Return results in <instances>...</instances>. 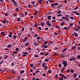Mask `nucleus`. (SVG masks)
<instances>
[{
    "mask_svg": "<svg viewBox=\"0 0 80 80\" xmlns=\"http://www.w3.org/2000/svg\"><path fill=\"white\" fill-rule=\"evenodd\" d=\"M67 63V62L64 60H63V61H62V64L64 65L63 67H66L67 66V65H68V64Z\"/></svg>",
    "mask_w": 80,
    "mask_h": 80,
    "instance_id": "obj_1",
    "label": "nucleus"
},
{
    "mask_svg": "<svg viewBox=\"0 0 80 80\" xmlns=\"http://www.w3.org/2000/svg\"><path fill=\"white\" fill-rule=\"evenodd\" d=\"M12 2L14 3V5L15 6H18V3L16 1H15V0H11Z\"/></svg>",
    "mask_w": 80,
    "mask_h": 80,
    "instance_id": "obj_2",
    "label": "nucleus"
},
{
    "mask_svg": "<svg viewBox=\"0 0 80 80\" xmlns=\"http://www.w3.org/2000/svg\"><path fill=\"white\" fill-rule=\"evenodd\" d=\"M23 56L24 57H26L27 56V55L28 54V53L27 52H23Z\"/></svg>",
    "mask_w": 80,
    "mask_h": 80,
    "instance_id": "obj_3",
    "label": "nucleus"
},
{
    "mask_svg": "<svg viewBox=\"0 0 80 80\" xmlns=\"http://www.w3.org/2000/svg\"><path fill=\"white\" fill-rule=\"evenodd\" d=\"M72 36H75L76 37H77L78 36V34L77 32H74L73 34H72Z\"/></svg>",
    "mask_w": 80,
    "mask_h": 80,
    "instance_id": "obj_4",
    "label": "nucleus"
},
{
    "mask_svg": "<svg viewBox=\"0 0 80 80\" xmlns=\"http://www.w3.org/2000/svg\"><path fill=\"white\" fill-rule=\"evenodd\" d=\"M75 58V57H73L71 58L69 60L71 61H72V60H73Z\"/></svg>",
    "mask_w": 80,
    "mask_h": 80,
    "instance_id": "obj_5",
    "label": "nucleus"
},
{
    "mask_svg": "<svg viewBox=\"0 0 80 80\" xmlns=\"http://www.w3.org/2000/svg\"><path fill=\"white\" fill-rule=\"evenodd\" d=\"M1 34L2 35V36H4L6 34L4 32H1Z\"/></svg>",
    "mask_w": 80,
    "mask_h": 80,
    "instance_id": "obj_6",
    "label": "nucleus"
},
{
    "mask_svg": "<svg viewBox=\"0 0 80 80\" xmlns=\"http://www.w3.org/2000/svg\"><path fill=\"white\" fill-rule=\"evenodd\" d=\"M22 32H19V33L18 34V36L19 38L20 37L21 35L22 34Z\"/></svg>",
    "mask_w": 80,
    "mask_h": 80,
    "instance_id": "obj_7",
    "label": "nucleus"
},
{
    "mask_svg": "<svg viewBox=\"0 0 80 80\" xmlns=\"http://www.w3.org/2000/svg\"><path fill=\"white\" fill-rule=\"evenodd\" d=\"M51 17H52V16H48L47 18L49 20H50L51 19Z\"/></svg>",
    "mask_w": 80,
    "mask_h": 80,
    "instance_id": "obj_8",
    "label": "nucleus"
},
{
    "mask_svg": "<svg viewBox=\"0 0 80 80\" xmlns=\"http://www.w3.org/2000/svg\"><path fill=\"white\" fill-rule=\"evenodd\" d=\"M62 4H59L58 6V8H62Z\"/></svg>",
    "mask_w": 80,
    "mask_h": 80,
    "instance_id": "obj_9",
    "label": "nucleus"
},
{
    "mask_svg": "<svg viewBox=\"0 0 80 80\" xmlns=\"http://www.w3.org/2000/svg\"><path fill=\"white\" fill-rule=\"evenodd\" d=\"M35 12L34 13V16H36L37 13L38 12V11L37 10H36L35 11Z\"/></svg>",
    "mask_w": 80,
    "mask_h": 80,
    "instance_id": "obj_10",
    "label": "nucleus"
},
{
    "mask_svg": "<svg viewBox=\"0 0 80 80\" xmlns=\"http://www.w3.org/2000/svg\"><path fill=\"white\" fill-rule=\"evenodd\" d=\"M74 30L76 32H79V30L77 28H74Z\"/></svg>",
    "mask_w": 80,
    "mask_h": 80,
    "instance_id": "obj_11",
    "label": "nucleus"
},
{
    "mask_svg": "<svg viewBox=\"0 0 80 80\" xmlns=\"http://www.w3.org/2000/svg\"><path fill=\"white\" fill-rule=\"evenodd\" d=\"M64 23H65V22H64V21H62V23L61 24V26H64Z\"/></svg>",
    "mask_w": 80,
    "mask_h": 80,
    "instance_id": "obj_12",
    "label": "nucleus"
},
{
    "mask_svg": "<svg viewBox=\"0 0 80 80\" xmlns=\"http://www.w3.org/2000/svg\"><path fill=\"white\" fill-rule=\"evenodd\" d=\"M77 74L75 73L73 76V77L74 78H76L77 77Z\"/></svg>",
    "mask_w": 80,
    "mask_h": 80,
    "instance_id": "obj_13",
    "label": "nucleus"
},
{
    "mask_svg": "<svg viewBox=\"0 0 80 80\" xmlns=\"http://www.w3.org/2000/svg\"><path fill=\"white\" fill-rule=\"evenodd\" d=\"M17 21L18 22H20L21 21V18H18L17 19Z\"/></svg>",
    "mask_w": 80,
    "mask_h": 80,
    "instance_id": "obj_14",
    "label": "nucleus"
},
{
    "mask_svg": "<svg viewBox=\"0 0 80 80\" xmlns=\"http://www.w3.org/2000/svg\"><path fill=\"white\" fill-rule=\"evenodd\" d=\"M45 65H46V63H42V67H43L44 66H45Z\"/></svg>",
    "mask_w": 80,
    "mask_h": 80,
    "instance_id": "obj_15",
    "label": "nucleus"
},
{
    "mask_svg": "<svg viewBox=\"0 0 80 80\" xmlns=\"http://www.w3.org/2000/svg\"><path fill=\"white\" fill-rule=\"evenodd\" d=\"M12 47V46L11 44H8V47L9 48H11Z\"/></svg>",
    "mask_w": 80,
    "mask_h": 80,
    "instance_id": "obj_16",
    "label": "nucleus"
},
{
    "mask_svg": "<svg viewBox=\"0 0 80 80\" xmlns=\"http://www.w3.org/2000/svg\"><path fill=\"white\" fill-rule=\"evenodd\" d=\"M33 44L36 47L38 46L37 43H36V42H34Z\"/></svg>",
    "mask_w": 80,
    "mask_h": 80,
    "instance_id": "obj_17",
    "label": "nucleus"
},
{
    "mask_svg": "<svg viewBox=\"0 0 80 80\" xmlns=\"http://www.w3.org/2000/svg\"><path fill=\"white\" fill-rule=\"evenodd\" d=\"M55 6V4L54 3H52L51 4V8H52L53 7Z\"/></svg>",
    "mask_w": 80,
    "mask_h": 80,
    "instance_id": "obj_18",
    "label": "nucleus"
},
{
    "mask_svg": "<svg viewBox=\"0 0 80 80\" xmlns=\"http://www.w3.org/2000/svg\"><path fill=\"white\" fill-rule=\"evenodd\" d=\"M41 25L42 26H43L45 25V23H44L43 22H41Z\"/></svg>",
    "mask_w": 80,
    "mask_h": 80,
    "instance_id": "obj_19",
    "label": "nucleus"
},
{
    "mask_svg": "<svg viewBox=\"0 0 80 80\" xmlns=\"http://www.w3.org/2000/svg\"><path fill=\"white\" fill-rule=\"evenodd\" d=\"M55 27H56V28H60V26H58V25L55 26Z\"/></svg>",
    "mask_w": 80,
    "mask_h": 80,
    "instance_id": "obj_20",
    "label": "nucleus"
},
{
    "mask_svg": "<svg viewBox=\"0 0 80 80\" xmlns=\"http://www.w3.org/2000/svg\"><path fill=\"white\" fill-rule=\"evenodd\" d=\"M17 38V36H16V35H14L13 36V39H16V38Z\"/></svg>",
    "mask_w": 80,
    "mask_h": 80,
    "instance_id": "obj_21",
    "label": "nucleus"
},
{
    "mask_svg": "<svg viewBox=\"0 0 80 80\" xmlns=\"http://www.w3.org/2000/svg\"><path fill=\"white\" fill-rule=\"evenodd\" d=\"M24 72H25V71L24 70L22 71L21 72H20V74H22Z\"/></svg>",
    "mask_w": 80,
    "mask_h": 80,
    "instance_id": "obj_22",
    "label": "nucleus"
},
{
    "mask_svg": "<svg viewBox=\"0 0 80 80\" xmlns=\"http://www.w3.org/2000/svg\"><path fill=\"white\" fill-rule=\"evenodd\" d=\"M47 66H45L44 67V69L45 70H47Z\"/></svg>",
    "mask_w": 80,
    "mask_h": 80,
    "instance_id": "obj_23",
    "label": "nucleus"
},
{
    "mask_svg": "<svg viewBox=\"0 0 80 80\" xmlns=\"http://www.w3.org/2000/svg\"><path fill=\"white\" fill-rule=\"evenodd\" d=\"M8 37H10V38H12V34H8Z\"/></svg>",
    "mask_w": 80,
    "mask_h": 80,
    "instance_id": "obj_24",
    "label": "nucleus"
},
{
    "mask_svg": "<svg viewBox=\"0 0 80 80\" xmlns=\"http://www.w3.org/2000/svg\"><path fill=\"white\" fill-rule=\"evenodd\" d=\"M48 54H49V52H46V54L44 56H47L48 55Z\"/></svg>",
    "mask_w": 80,
    "mask_h": 80,
    "instance_id": "obj_25",
    "label": "nucleus"
},
{
    "mask_svg": "<svg viewBox=\"0 0 80 80\" xmlns=\"http://www.w3.org/2000/svg\"><path fill=\"white\" fill-rule=\"evenodd\" d=\"M48 61H49V59H46L44 60V61L46 62H48Z\"/></svg>",
    "mask_w": 80,
    "mask_h": 80,
    "instance_id": "obj_26",
    "label": "nucleus"
},
{
    "mask_svg": "<svg viewBox=\"0 0 80 80\" xmlns=\"http://www.w3.org/2000/svg\"><path fill=\"white\" fill-rule=\"evenodd\" d=\"M65 69V68H63L61 70V72H63L64 70Z\"/></svg>",
    "mask_w": 80,
    "mask_h": 80,
    "instance_id": "obj_27",
    "label": "nucleus"
},
{
    "mask_svg": "<svg viewBox=\"0 0 80 80\" xmlns=\"http://www.w3.org/2000/svg\"><path fill=\"white\" fill-rule=\"evenodd\" d=\"M8 15L9 14L8 13H5V15L6 17H7Z\"/></svg>",
    "mask_w": 80,
    "mask_h": 80,
    "instance_id": "obj_28",
    "label": "nucleus"
},
{
    "mask_svg": "<svg viewBox=\"0 0 80 80\" xmlns=\"http://www.w3.org/2000/svg\"><path fill=\"white\" fill-rule=\"evenodd\" d=\"M13 53L14 54H17L18 53V52L17 51H13Z\"/></svg>",
    "mask_w": 80,
    "mask_h": 80,
    "instance_id": "obj_29",
    "label": "nucleus"
},
{
    "mask_svg": "<svg viewBox=\"0 0 80 80\" xmlns=\"http://www.w3.org/2000/svg\"><path fill=\"white\" fill-rule=\"evenodd\" d=\"M65 20L67 22H68L69 20V19L68 18H65Z\"/></svg>",
    "mask_w": 80,
    "mask_h": 80,
    "instance_id": "obj_30",
    "label": "nucleus"
},
{
    "mask_svg": "<svg viewBox=\"0 0 80 80\" xmlns=\"http://www.w3.org/2000/svg\"><path fill=\"white\" fill-rule=\"evenodd\" d=\"M29 44V43H26L25 44V46L26 47H27L28 45Z\"/></svg>",
    "mask_w": 80,
    "mask_h": 80,
    "instance_id": "obj_31",
    "label": "nucleus"
},
{
    "mask_svg": "<svg viewBox=\"0 0 80 80\" xmlns=\"http://www.w3.org/2000/svg\"><path fill=\"white\" fill-rule=\"evenodd\" d=\"M58 32L60 34H61L63 33V32L61 31H59Z\"/></svg>",
    "mask_w": 80,
    "mask_h": 80,
    "instance_id": "obj_32",
    "label": "nucleus"
},
{
    "mask_svg": "<svg viewBox=\"0 0 80 80\" xmlns=\"http://www.w3.org/2000/svg\"><path fill=\"white\" fill-rule=\"evenodd\" d=\"M61 57H64L65 56V54H63L61 55Z\"/></svg>",
    "mask_w": 80,
    "mask_h": 80,
    "instance_id": "obj_33",
    "label": "nucleus"
},
{
    "mask_svg": "<svg viewBox=\"0 0 80 80\" xmlns=\"http://www.w3.org/2000/svg\"><path fill=\"white\" fill-rule=\"evenodd\" d=\"M61 12H62V11L61 10H59L58 12H57V13L58 14H60Z\"/></svg>",
    "mask_w": 80,
    "mask_h": 80,
    "instance_id": "obj_34",
    "label": "nucleus"
},
{
    "mask_svg": "<svg viewBox=\"0 0 80 80\" xmlns=\"http://www.w3.org/2000/svg\"><path fill=\"white\" fill-rule=\"evenodd\" d=\"M31 3L32 4H34L35 3V2L34 1H32L31 2Z\"/></svg>",
    "mask_w": 80,
    "mask_h": 80,
    "instance_id": "obj_35",
    "label": "nucleus"
},
{
    "mask_svg": "<svg viewBox=\"0 0 80 80\" xmlns=\"http://www.w3.org/2000/svg\"><path fill=\"white\" fill-rule=\"evenodd\" d=\"M38 30H42V28L41 27H39L38 28Z\"/></svg>",
    "mask_w": 80,
    "mask_h": 80,
    "instance_id": "obj_36",
    "label": "nucleus"
},
{
    "mask_svg": "<svg viewBox=\"0 0 80 80\" xmlns=\"http://www.w3.org/2000/svg\"><path fill=\"white\" fill-rule=\"evenodd\" d=\"M76 48L75 46H73V47H72V49L73 50H74L75 49H76Z\"/></svg>",
    "mask_w": 80,
    "mask_h": 80,
    "instance_id": "obj_37",
    "label": "nucleus"
},
{
    "mask_svg": "<svg viewBox=\"0 0 80 80\" xmlns=\"http://www.w3.org/2000/svg\"><path fill=\"white\" fill-rule=\"evenodd\" d=\"M67 50V49L66 48H65V49H64L63 50L62 52H64L65 51H66Z\"/></svg>",
    "mask_w": 80,
    "mask_h": 80,
    "instance_id": "obj_38",
    "label": "nucleus"
},
{
    "mask_svg": "<svg viewBox=\"0 0 80 80\" xmlns=\"http://www.w3.org/2000/svg\"><path fill=\"white\" fill-rule=\"evenodd\" d=\"M48 46H47V45H44V48H48Z\"/></svg>",
    "mask_w": 80,
    "mask_h": 80,
    "instance_id": "obj_39",
    "label": "nucleus"
},
{
    "mask_svg": "<svg viewBox=\"0 0 80 80\" xmlns=\"http://www.w3.org/2000/svg\"><path fill=\"white\" fill-rule=\"evenodd\" d=\"M24 29H25V28L24 27H23L22 28V32H23L24 30Z\"/></svg>",
    "mask_w": 80,
    "mask_h": 80,
    "instance_id": "obj_40",
    "label": "nucleus"
},
{
    "mask_svg": "<svg viewBox=\"0 0 80 80\" xmlns=\"http://www.w3.org/2000/svg\"><path fill=\"white\" fill-rule=\"evenodd\" d=\"M58 5V4L57 3H54V6H57Z\"/></svg>",
    "mask_w": 80,
    "mask_h": 80,
    "instance_id": "obj_41",
    "label": "nucleus"
},
{
    "mask_svg": "<svg viewBox=\"0 0 80 80\" xmlns=\"http://www.w3.org/2000/svg\"><path fill=\"white\" fill-rule=\"evenodd\" d=\"M48 72L50 74L51 73H52V71H51V70H48Z\"/></svg>",
    "mask_w": 80,
    "mask_h": 80,
    "instance_id": "obj_42",
    "label": "nucleus"
},
{
    "mask_svg": "<svg viewBox=\"0 0 80 80\" xmlns=\"http://www.w3.org/2000/svg\"><path fill=\"white\" fill-rule=\"evenodd\" d=\"M58 74H56V75L55 76V78H56L58 77Z\"/></svg>",
    "mask_w": 80,
    "mask_h": 80,
    "instance_id": "obj_43",
    "label": "nucleus"
},
{
    "mask_svg": "<svg viewBox=\"0 0 80 80\" xmlns=\"http://www.w3.org/2000/svg\"><path fill=\"white\" fill-rule=\"evenodd\" d=\"M30 65V67H33V64H31Z\"/></svg>",
    "mask_w": 80,
    "mask_h": 80,
    "instance_id": "obj_44",
    "label": "nucleus"
},
{
    "mask_svg": "<svg viewBox=\"0 0 80 80\" xmlns=\"http://www.w3.org/2000/svg\"><path fill=\"white\" fill-rule=\"evenodd\" d=\"M47 42H48V41H45V42H44V44L45 45L47 44Z\"/></svg>",
    "mask_w": 80,
    "mask_h": 80,
    "instance_id": "obj_45",
    "label": "nucleus"
},
{
    "mask_svg": "<svg viewBox=\"0 0 80 80\" xmlns=\"http://www.w3.org/2000/svg\"><path fill=\"white\" fill-rule=\"evenodd\" d=\"M28 38V37H25L24 40H25V41H26V40H27V39Z\"/></svg>",
    "mask_w": 80,
    "mask_h": 80,
    "instance_id": "obj_46",
    "label": "nucleus"
},
{
    "mask_svg": "<svg viewBox=\"0 0 80 80\" xmlns=\"http://www.w3.org/2000/svg\"><path fill=\"white\" fill-rule=\"evenodd\" d=\"M62 14H59L57 16L58 17H60L61 16H62Z\"/></svg>",
    "mask_w": 80,
    "mask_h": 80,
    "instance_id": "obj_47",
    "label": "nucleus"
},
{
    "mask_svg": "<svg viewBox=\"0 0 80 80\" xmlns=\"http://www.w3.org/2000/svg\"><path fill=\"white\" fill-rule=\"evenodd\" d=\"M75 14L76 15H80V13H79L78 12H76L75 13Z\"/></svg>",
    "mask_w": 80,
    "mask_h": 80,
    "instance_id": "obj_48",
    "label": "nucleus"
},
{
    "mask_svg": "<svg viewBox=\"0 0 80 80\" xmlns=\"http://www.w3.org/2000/svg\"><path fill=\"white\" fill-rule=\"evenodd\" d=\"M61 77L62 78H64L65 79H67V78L66 77L64 76H62Z\"/></svg>",
    "mask_w": 80,
    "mask_h": 80,
    "instance_id": "obj_49",
    "label": "nucleus"
},
{
    "mask_svg": "<svg viewBox=\"0 0 80 80\" xmlns=\"http://www.w3.org/2000/svg\"><path fill=\"white\" fill-rule=\"evenodd\" d=\"M58 67L59 68H61V67H62V65H61V64L59 63V64Z\"/></svg>",
    "mask_w": 80,
    "mask_h": 80,
    "instance_id": "obj_50",
    "label": "nucleus"
},
{
    "mask_svg": "<svg viewBox=\"0 0 80 80\" xmlns=\"http://www.w3.org/2000/svg\"><path fill=\"white\" fill-rule=\"evenodd\" d=\"M20 78H21L20 77V76H18V78H17V80H20Z\"/></svg>",
    "mask_w": 80,
    "mask_h": 80,
    "instance_id": "obj_51",
    "label": "nucleus"
},
{
    "mask_svg": "<svg viewBox=\"0 0 80 80\" xmlns=\"http://www.w3.org/2000/svg\"><path fill=\"white\" fill-rule=\"evenodd\" d=\"M70 19L72 20L74 19L73 17L72 16L70 17Z\"/></svg>",
    "mask_w": 80,
    "mask_h": 80,
    "instance_id": "obj_52",
    "label": "nucleus"
},
{
    "mask_svg": "<svg viewBox=\"0 0 80 80\" xmlns=\"http://www.w3.org/2000/svg\"><path fill=\"white\" fill-rule=\"evenodd\" d=\"M53 43V41H51V42L49 43L50 44H52Z\"/></svg>",
    "mask_w": 80,
    "mask_h": 80,
    "instance_id": "obj_53",
    "label": "nucleus"
},
{
    "mask_svg": "<svg viewBox=\"0 0 80 80\" xmlns=\"http://www.w3.org/2000/svg\"><path fill=\"white\" fill-rule=\"evenodd\" d=\"M15 65V63L14 62H12V66H13Z\"/></svg>",
    "mask_w": 80,
    "mask_h": 80,
    "instance_id": "obj_54",
    "label": "nucleus"
},
{
    "mask_svg": "<svg viewBox=\"0 0 80 80\" xmlns=\"http://www.w3.org/2000/svg\"><path fill=\"white\" fill-rule=\"evenodd\" d=\"M19 51V49L18 48H17L16 49V51Z\"/></svg>",
    "mask_w": 80,
    "mask_h": 80,
    "instance_id": "obj_55",
    "label": "nucleus"
},
{
    "mask_svg": "<svg viewBox=\"0 0 80 80\" xmlns=\"http://www.w3.org/2000/svg\"><path fill=\"white\" fill-rule=\"evenodd\" d=\"M71 73H73V72H74V71L73 69H72L71 70Z\"/></svg>",
    "mask_w": 80,
    "mask_h": 80,
    "instance_id": "obj_56",
    "label": "nucleus"
},
{
    "mask_svg": "<svg viewBox=\"0 0 80 80\" xmlns=\"http://www.w3.org/2000/svg\"><path fill=\"white\" fill-rule=\"evenodd\" d=\"M8 56H6V57H4V59H6L8 58Z\"/></svg>",
    "mask_w": 80,
    "mask_h": 80,
    "instance_id": "obj_57",
    "label": "nucleus"
},
{
    "mask_svg": "<svg viewBox=\"0 0 80 80\" xmlns=\"http://www.w3.org/2000/svg\"><path fill=\"white\" fill-rule=\"evenodd\" d=\"M44 29L46 30H48V28H44Z\"/></svg>",
    "mask_w": 80,
    "mask_h": 80,
    "instance_id": "obj_58",
    "label": "nucleus"
},
{
    "mask_svg": "<svg viewBox=\"0 0 80 80\" xmlns=\"http://www.w3.org/2000/svg\"><path fill=\"white\" fill-rule=\"evenodd\" d=\"M77 59H80V55L78 56H77Z\"/></svg>",
    "mask_w": 80,
    "mask_h": 80,
    "instance_id": "obj_59",
    "label": "nucleus"
},
{
    "mask_svg": "<svg viewBox=\"0 0 80 80\" xmlns=\"http://www.w3.org/2000/svg\"><path fill=\"white\" fill-rule=\"evenodd\" d=\"M59 75L60 76H64V74H59Z\"/></svg>",
    "mask_w": 80,
    "mask_h": 80,
    "instance_id": "obj_60",
    "label": "nucleus"
},
{
    "mask_svg": "<svg viewBox=\"0 0 80 80\" xmlns=\"http://www.w3.org/2000/svg\"><path fill=\"white\" fill-rule=\"evenodd\" d=\"M40 54L41 55H43V52H40Z\"/></svg>",
    "mask_w": 80,
    "mask_h": 80,
    "instance_id": "obj_61",
    "label": "nucleus"
},
{
    "mask_svg": "<svg viewBox=\"0 0 80 80\" xmlns=\"http://www.w3.org/2000/svg\"><path fill=\"white\" fill-rule=\"evenodd\" d=\"M12 72L14 74H15L16 72L15 71H14V70H13L12 71Z\"/></svg>",
    "mask_w": 80,
    "mask_h": 80,
    "instance_id": "obj_62",
    "label": "nucleus"
},
{
    "mask_svg": "<svg viewBox=\"0 0 80 80\" xmlns=\"http://www.w3.org/2000/svg\"><path fill=\"white\" fill-rule=\"evenodd\" d=\"M54 34L56 35H58V33H57V32H54Z\"/></svg>",
    "mask_w": 80,
    "mask_h": 80,
    "instance_id": "obj_63",
    "label": "nucleus"
},
{
    "mask_svg": "<svg viewBox=\"0 0 80 80\" xmlns=\"http://www.w3.org/2000/svg\"><path fill=\"white\" fill-rule=\"evenodd\" d=\"M63 79L62 78H59V80H63Z\"/></svg>",
    "mask_w": 80,
    "mask_h": 80,
    "instance_id": "obj_64",
    "label": "nucleus"
}]
</instances>
